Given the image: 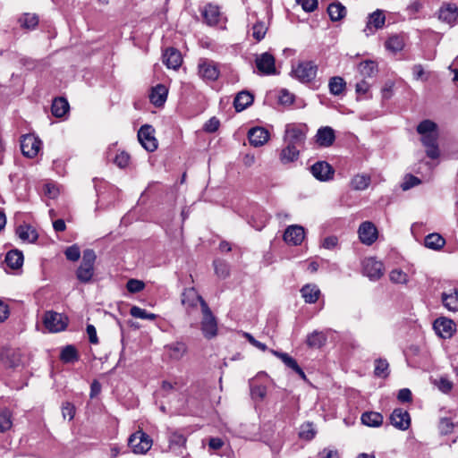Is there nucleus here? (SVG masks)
<instances>
[{
    "label": "nucleus",
    "mask_w": 458,
    "mask_h": 458,
    "mask_svg": "<svg viewBox=\"0 0 458 458\" xmlns=\"http://www.w3.org/2000/svg\"><path fill=\"white\" fill-rule=\"evenodd\" d=\"M152 439L142 430H138L128 439V445L131 451L137 454H146L152 446Z\"/></svg>",
    "instance_id": "nucleus-6"
},
{
    "label": "nucleus",
    "mask_w": 458,
    "mask_h": 458,
    "mask_svg": "<svg viewBox=\"0 0 458 458\" xmlns=\"http://www.w3.org/2000/svg\"><path fill=\"white\" fill-rule=\"evenodd\" d=\"M256 67L261 75L276 74V60L273 55L268 52L257 55L255 58Z\"/></svg>",
    "instance_id": "nucleus-9"
},
{
    "label": "nucleus",
    "mask_w": 458,
    "mask_h": 458,
    "mask_svg": "<svg viewBox=\"0 0 458 458\" xmlns=\"http://www.w3.org/2000/svg\"><path fill=\"white\" fill-rule=\"evenodd\" d=\"M138 140L140 145L148 152L157 148L158 143L155 137V129L149 124L142 125L138 131Z\"/></svg>",
    "instance_id": "nucleus-7"
},
{
    "label": "nucleus",
    "mask_w": 458,
    "mask_h": 458,
    "mask_svg": "<svg viewBox=\"0 0 458 458\" xmlns=\"http://www.w3.org/2000/svg\"><path fill=\"white\" fill-rule=\"evenodd\" d=\"M202 302L206 301L194 288L186 289L182 294V303L188 311L196 308L199 303L202 307Z\"/></svg>",
    "instance_id": "nucleus-18"
},
{
    "label": "nucleus",
    "mask_w": 458,
    "mask_h": 458,
    "mask_svg": "<svg viewBox=\"0 0 458 458\" xmlns=\"http://www.w3.org/2000/svg\"><path fill=\"white\" fill-rule=\"evenodd\" d=\"M219 127V121L216 117H212L209 119L204 125V129L206 131L214 132Z\"/></svg>",
    "instance_id": "nucleus-64"
},
{
    "label": "nucleus",
    "mask_w": 458,
    "mask_h": 458,
    "mask_svg": "<svg viewBox=\"0 0 458 458\" xmlns=\"http://www.w3.org/2000/svg\"><path fill=\"white\" fill-rule=\"evenodd\" d=\"M186 443V437L178 432H173L169 436V448L170 450L182 454V449Z\"/></svg>",
    "instance_id": "nucleus-36"
},
{
    "label": "nucleus",
    "mask_w": 458,
    "mask_h": 458,
    "mask_svg": "<svg viewBox=\"0 0 458 458\" xmlns=\"http://www.w3.org/2000/svg\"><path fill=\"white\" fill-rule=\"evenodd\" d=\"M163 62L167 66V68L171 69H178L182 62L181 53L174 48H167L163 54Z\"/></svg>",
    "instance_id": "nucleus-21"
},
{
    "label": "nucleus",
    "mask_w": 458,
    "mask_h": 458,
    "mask_svg": "<svg viewBox=\"0 0 458 458\" xmlns=\"http://www.w3.org/2000/svg\"><path fill=\"white\" fill-rule=\"evenodd\" d=\"M96 258L97 257L93 250H85L83 252L81 263L94 266Z\"/></svg>",
    "instance_id": "nucleus-62"
},
{
    "label": "nucleus",
    "mask_w": 458,
    "mask_h": 458,
    "mask_svg": "<svg viewBox=\"0 0 458 458\" xmlns=\"http://www.w3.org/2000/svg\"><path fill=\"white\" fill-rule=\"evenodd\" d=\"M198 72L201 79L207 81H215L218 79L220 71L217 64L207 58H201L198 64Z\"/></svg>",
    "instance_id": "nucleus-8"
},
{
    "label": "nucleus",
    "mask_w": 458,
    "mask_h": 458,
    "mask_svg": "<svg viewBox=\"0 0 458 458\" xmlns=\"http://www.w3.org/2000/svg\"><path fill=\"white\" fill-rule=\"evenodd\" d=\"M244 337L248 340V342L258 348L259 350L265 352L267 350V347L265 344L256 340L250 333H244Z\"/></svg>",
    "instance_id": "nucleus-63"
},
{
    "label": "nucleus",
    "mask_w": 458,
    "mask_h": 458,
    "mask_svg": "<svg viewBox=\"0 0 458 458\" xmlns=\"http://www.w3.org/2000/svg\"><path fill=\"white\" fill-rule=\"evenodd\" d=\"M442 303L450 311L458 310V289H450L442 293Z\"/></svg>",
    "instance_id": "nucleus-27"
},
{
    "label": "nucleus",
    "mask_w": 458,
    "mask_h": 458,
    "mask_svg": "<svg viewBox=\"0 0 458 458\" xmlns=\"http://www.w3.org/2000/svg\"><path fill=\"white\" fill-rule=\"evenodd\" d=\"M169 350H170V356L173 359L179 360L186 352L187 347L182 343H175L169 346Z\"/></svg>",
    "instance_id": "nucleus-49"
},
{
    "label": "nucleus",
    "mask_w": 458,
    "mask_h": 458,
    "mask_svg": "<svg viewBox=\"0 0 458 458\" xmlns=\"http://www.w3.org/2000/svg\"><path fill=\"white\" fill-rule=\"evenodd\" d=\"M203 318L200 328L205 338L212 339L217 335V321L207 302H202Z\"/></svg>",
    "instance_id": "nucleus-5"
},
{
    "label": "nucleus",
    "mask_w": 458,
    "mask_h": 458,
    "mask_svg": "<svg viewBox=\"0 0 458 458\" xmlns=\"http://www.w3.org/2000/svg\"><path fill=\"white\" fill-rule=\"evenodd\" d=\"M270 352L276 357L279 358L285 366L292 369L296 372L302 379H306V375L302 369L298 365L297 361L285 352H281L276 350H270Z\"/></svg>",
    "instance_id": "nucleus-22"
},
{
    "label": "nucleus",
    "mask_w": 458,
    "mask_h": 458,
    "mask_svg": "<svg viewBox=\"0 0 458 458\" xmlns=\"http://www.w3.org/2000/svg\"><path fill=\"white\" fill-rule=\"evenodd\" d=\"M145 287V284L138 279H130L126 284L128 292L131 293H140Z\"/></svg>",
    "instance_id": "nucleus-55"
},
{
    "label": "nucleus",
    "mask_w": 458,
    "mask_h": 458,
    "mask_svg": "<svg viewBox=\"0 0 458 458\" xmlns=\"http://www.w3.org/2000/svg\"><path fill=\"white\" fill-rule=\"evenodd\" d=\"M327 13L333 21H337L346 15V8L339 2L332 3L327 7Z\"/></svg>",
    "instance_id": "nucleus-38"
},
{
    "label": "nucleus",
    "mask_w": 458,
    "mask_h": 458,
    "mask_svg": "<svg viewBox=\"0 0 458 458\" xmlns=\"http://www.w3.org/2000/svg\"><path fill=\"white\" fill-rule=\"evenodd\" d=\"M167 97V89L162 84H158L152 89L149 98L152 104L156 106H162Z\"/></svg>",
    "instance_id": "nucleus-30"
},
{
    "label": "nucleus",
    "mask_w": 458,
    "mask_h": 458,
    "mask_svg": "<svg viewBox=\"0 0 458 458\" xmlns=\"http://www.w3.org/2000/svg\"><path fill=\"white\" fill-rule=\"evenodd\" d=\"M214 267L216 274L222 278H225L229 275L228 266L221 261L216 260L214 261Z\"/></svg>",
    "instance_id": "nucleus-58"
},
{
    "label": "nucleus",
    "mask_w": 458,
    "mask_h": 458,
    "mask_svg": "<svg viewBox=\"0 0 458 458\" xmlns=\"http://www.w3.org/2000/svg\"><path fill=\"white\" fill-rule=\"evenodd\" d=\"M362 269L363 274L370 280H377L383 276L385 267L381 261L369 257L362 261Z\"/></svg>",
    "instance_id": "nucleus-10"
},
{
    "label": "nucleus",
    "mask_w": 458,
    "mask_h": 458,
    "mask_svg": "<svg viewBox=\"0 0 458 458\" xmlns=\"http://www.w3.org/2000/svg\"><path fill=\"white\" fill-rule=\"evenodd\" d=\"M114 162L118 167L125 168L129 165L130 155L125 151H121L120 153L116 154Z\"/></svg>",
    "instance_id": "nucleus-56"
},
{
    "label": "nucleus",
    "mask_w": 458,
    "mask_h": 458,
    "mask_svg": "<svg viewBox=\"0 0 458 458\" xmlns=\"http://www.w3.org/2000/svg\"><path fill=\"white\" fill-rule=\"evenodd\" d=\"M298 4L301 5V8L306 13H311L318 8V0H296Z\"/></svg>",
    "instance_id": "nucleus-60"
},
{
    "label": "nucleus",
    "mask_w": 458,
    "mask_h": 458,
    "mask_svg": "<svg viewBox=\"0 0 458 458\" xmlns=\"http://www.w3.org/2000/svg\"><path fill=\"white\" fill-rule=\"evenodd\" d=\"M420 182L421 181L418 177L412 174H408L405 176L404 181L402 183V188L403 191H407L414 186L419 185Z\"/></svg>",
    "instance_id": "nucleus-59"
},
{
    "label": "nucleus",
    "mask_w": 458,
    "mask_h": 458,
    "mask_svg": "<svg viewBox=\"0 0 458 458\" xmlns=\"http://www.w3.org/2000/svg\"><path fill=\"white\" fill-rule=\"evenodd\" d=\"M41 148V140L33 134L22 136L21 140V149L24 156L34 157L38 155Z\"/></svg>",
    "instance_id": "nucleus-11"
},
{
    "label": "nucleus",
    "mask_w": 458,
    "mask_h": 458,
    "mask_svg": "<svg viewBox=\"0 0 458 458\" xmlns=\"http://www.w3.org/2000/svg\"><path fill=\"white\" fill-rule=\"evenodd\" d=\"M360 242L366 245H371L377 238L376 226L369 221L363 222L358 230Z\"/></svg>",
    "instance_id": "nucleus-14"
},
{
    "label": "nucleus",
    "mask_w": 458,
    "mask_h": 458,
    "mask_svg": "<svg viewBox=\"0 0 458 458\" xmlns=\"http://www.w3.org/2000/svg\"><path fill=\"white\" fill-rule=\"evenodd\" d=\"M454 427V425L450 419L442 418L438 424V430L441 435L445 436L453 432Z\"/></svg>",
    "instance_id": "nucleus-53"
},
{
    "label": "nucleus",
    "mask_w": 458,
    "mask_h": 458,
    "mask_svg": "<svg viewBox=\"0 0 458 458\" xmlns=\"http://www.w3.org/2000/svg\"><path fill=\"white\" fill-rule=\"evenodd\" d=\"M300 148L292 145L285 144V147L279 154V160L283 165H289L298 160Z\"/></svg>",
    "instance_id": "nucleus-26"
},
{
    "label": "nucleus",
    "mask_w": 458,
    "mask_h": 458,
    "mask_svg": "<svg viewBox=\"0 0 458 458\" xmlns=\"http://www.w3.org/2000/svg\"><path fill=\"white\" fill-rule=\"evenodd\" d=\"M391 424L400 429L406 430L411 425V417L407 411L401 408H396L393 411L390 416Z\"/></svg>",
    "instance_id": "nucleus-15"
},
{
    "label": "nucleus",
    "mask_w": 458,
    "mask_h": 458,
    "mask_svg": "<svg viewBox=\"0 0 458 458\" xmlns=\"http://www.w3.org/2000/svg\"><path fill=\"white\" fill-rule=\"evenodd\" d=\"M202 16L209 26H215L219 23L221 13L216 5L208 4L202 10Z\"/></svg>",
    "instance_id": "nucleus-23"
},
{
    "label": "nucleus",
    "mask_w": 458,
    "mask_h": 458,
    "mask_svg": "<svg viewBox=\"0 0 458 458\" xmlns=\"http://www.w3.org/2000/svg\"><path fill=\"white\" fill-rule=\"evenodd\" d=\"M386 17L381 10H377L369 15L367 28L369 30L373 26L376 30L382 29L385 25Z\"/></svg>",
    "instance_id": "nucleus-42"
},
{
    "label": "nucleus",
    "mask_w": 458,
    "mask_h": 458,
    "mask_svg": "<svg viewBox=\"0 0 458 458\" xmlns=\"http://www.w3.org/2000/svg\"><path fill=\"white\" fill-rule=\"evenodd\" d=\"M445 244V240L437 233L428 234L424 239V245L433 250H440Z\"/></svg>",
    "instance_id": "nucleus-31"
},
{
    "label": "nucleus",
    "mask_w": 458,
    "mask_h": 458,
    "mask_svg": "<svg viewBox=\"0 0 458 458\" xmlns=\"http://www.w3.org/2000/svg\"><path fill=\"white\" fill-rule=\"evenodd\" d=\"M371 182V177L366 174H358L351 181V187L355 191L366 190Z\"/></svg>",
    "instance_id": "nucleus-35"
},
{
    "label": "nucleus",
    "mask_w": 458,
    "mask_h": 458,
    "mask_svg": "<svg viewBox=\"0 0 458 458\" xmlns=\"http://www.w3.org/2000/svg\"><path fill=\"white\" fill-rule=\"evenodd\" d=\"M4 261L10 268L18 269L23 264V254L18 250H10L6 253Z\"/></svg>",
    "instance_id": "nucleus-32"
},
{
    "label": "nucleus",
    "mask_w": 458,
    "mask_h": 458,
    "mask_svg": "<svg viewBox=\"0 0 458 458\" xmlns=\"http://www.w3.org/2000/svg\"><path fill=\"white\" fill-rule=\"evenodd\" d=\"M65 257L68 260L77 261L81 257V250L77 245L68 247L64 251Z\"/></svg>",
    "instance_id": "nucleus-57"
},
{
    "label": "nucleus",
    "mask_w": 458,
    "mask_h": 458,
    "mask_svg": "<svg viewBox=\"0 0 458 458\" xmlns=\"http://www.w3.org/2000/svg\"><path fill=\"white\" fill-rule=\"evenodd\" d=\"M42 321L50 333L64 331L68 325V318L65 315L53 310L46 311Z\"/></svg>",
    "instance_id": "nucleus-4"
},
{
    "label": "nucleus",
    "mask_w": 458,
    "mask_h": 458,
    "mask_svg": "<svg viewBox=\"0 0 458 458\" xmlns=\"http://www.w3.org/2000/svg\"><path fill=\"white\" fill-rule=\"evenodd\" d=\"M417 131L421 135V142L426 148V154L431 159L439 157L440 152L437 145V126L430 120H424L417 126Z\"/></svg>",
    "instance_id": "nucleus-1"
},
{
    "label": "nucleus",
    "mask_w": 458,
    "mask_h": 458,
    "mask_svg": "<svg viewBox=\"0 0 458 458\" xmlns=\"http://www.w3.org/2000/svg\"><path fill=\"white\" fill-rule=\"evenodd\" d=\"M62 414L64 419L72 420L75 414V408L71 403H65L62 406Z\"/></svg>",
    "instance_id": "nucleus-61"
},
{
    "label": "nucleus",
    "mask_w": 458,
    "mask_h": 458,
    "mask_svg": "<svg viewBox=\"0 0 458 458\" xmlns=\"http://www.w3.org/2000/svg\"><path fill=\"white\" fill-rule=\"evenodd\" d=\"M318 67L313 61H301L293 65L291 75L301 83H311L314 81Z\"/></svg>",
    "instance_id": "nucleus-2"
},
{
    "label": "nucleus",
    "mask_w": 458,
    "mask_h": 458,
    "mask_svg": "<svg viewBox=\"0 0 458 458\" xmlns=\"http://www.w3.org/2000/svg\"><path fill=\"white\" fill-rule=\"evenodd\" d=\"M433 327L436 334L444 339L450 338L455 331L454 321L446 318L436 319Z\"/></svg>",
    "instance_id": "nucleus-13"
},
{
    "label": "nucleus",
    "mask_w": 458,
    "mask_h": 458,
    "mask_svg": "<svg viewBox=\"0 0 458 458\" xmlns=\"http://www.w3.org/2000/svg\"><path fill=\"white\" fill-rule=\"evenodd\" d=\"M403 38L397 35L390 37L386 42V47L394 53L403 50Z\"/></svg>",
    "instance_id": "nucleus-44"
},
{
    "label": "nucleus",
    "mask_w": 458,
    "mask_h": 458,
    "mask_svg": "<svg viewBox=\"0 0 458 458\" xmlns=\"http://www.w3.org/2000/svg\"><path fill=\"white\" fill-rule=\"evenodd\" d=\"M313 176L319 181H327L332 178L334 170L332 166L324 161L315 163L310 168Z\"/></svg>",
    "instance_id": "nucleus-17"
},
{
    "label": "nucleus",
    "mask_w": 458,
    "mask_h": 458,
    "mask_svg": "<svg viewBox=\"0 0 458 458\" xmlns=\"http://www.w3.org/2000/svg\"><path fill=\"white\" fill-rule=\"evenodd\" d=\"M327 342V335L321 332L315 330L307 336L306 343L310 348H320Z\"/></svg>",
    "instance_id": "nucleus-37"
},
{
    "label": "nucleus",
    "mask_w": 458,
    "mask_h": 458,
    "mask_svg": "<svg viewBox=\"0 0 458 458\" xmlns=\"http://www.w3.org/2000/svg\"><path fill=\"white\" fill-rule=\"evenodd\" d=\"M130 314L134 318L147 320H154L157 318L156 314L149 313L146 310L141 309L138 306H132L131 308Z\"/></svg>",
    "instance_id": "nucleus-46"
},
{
    "label": "nucleus",
    "mask_w": 458,
    "mask_h": 458,
    "mask_svg": "<svg viewBox=\"0 0 458 458\" xmlns=\"http://www.w3.org/2000/svg\"><path fill=\"white\" fill-rule=\"evenodd\" d=\"M250 394L253 399L262 400L267 394V387L263 385L250 383Z\"/></svg>",
    "instance_id": "nucleus-52"
},
{
    "label": "nucleus",
    "mask_w": 458,
    "mask_h": 458,
    "mask_svg": "<svg viewBox=\"0 0 458 458\" xmlns=\"http://www.w3.org/2000/svg\"><path fill=\"white\" fill-rule=\"evenodd\" d=\"M458 17V7L455 4L445 3L439 9L438 18L448 23L454 24Z\"/></svg>",
    "instance_id": "nucleus-20"
},
{
    "label": "nucleus",
    "mask_w": 458,
    "mask_h": 458,
    "mask_svg": "<svg viewBox=\"0 0 458 458\" xmlns=\"http://www.w3.org/2000/svg\"><path fill=\"white\" fill-rule=\"evenodd\" d=\"M307 130L304 124H287L284 136V143L298 148H301L306 140Z\"/></svg>",
    "instance_id": "nucleus-3"
},
{
    "label": "nucleus",
    "mask_w": 458,
    "mask_h": 458,
    "mask_svg": "<svg viewBox=\"0 0 458 458\" xmlns=\"http://www.w3.org/2000/svg\"><path fill=\"white\" fill-rule=\"evenodd\" d=\"M389 364L386 360L378 359L375 362L374 373L377 377H386L388 376Z\"/></svg>",
    "instance_id": "nucleus-48"
},
{
    "label": "nucleus",
    "mask_w": 458,
    "mask_h": 458,
    "mask_svg": "<svg viewBox=\"0 0 458 458\" xmlns=\"http://www.w3.org/2000/svg\"><path fill=\"white\" fill-rule=\"evenodd\" d=\"M12 426V412L6 408H0V432L9 430Z\"/></svg>",
    "instance_id": "nucleus-43"
},
{
    "label": "nucleus",
    "mask_w": 458,
    "mask_h": 458,
    "mask_svg": "<svg viewBox=\"0 0 458 458\" xmlns=\"http://www.w3.org/2000/svg\"><path fill=\"white\" fill-rule=\"evenodd\" d=\"M316 138L319 146L329 147L335 140V131L328 126L322 127L318 131Z\"/></svg>",
    "instance_id": "nucleus-25"
},
{
    "label": "nucleus",
    "mask_w": 458,
    "mask_h": 458,
    "mask_svg": "<svg viewBox=\"0 0 458 458\" xmlns=\"http://www.w3.org/2000/svg\"><path fill=\"white\" fill-rule=\"evenodd\" d=\"M316 435L314 426L310 422L303 424L301 428L300 437L303 439L311 440Z\"/></svg>",
    "instance_id": "nucleus-54"
},
{
    "label": "nucleus",
    "mask_w": 458,
    "mask_h": 458,
    "mask_svg": "<svg viewBox=\"0 0 458 458\" xmlns=\"http://www.w3.org/2000/svg\"><path fill=\"white\" fill-rule=\"evenodd\" d=\"M300 292L304 301L310 304L315 303L321 294L319 288L315 284L303 285Z\"/></svg>",
    "instance_id": "nucleus-24"
},
{
    "label": "nucleus",
    "mask_w": 458,
    "mask_h": 458,
    "mask_svg": "<svg viewBox=\"0 0 458 458\" xmlns=\"http://www.w3.org/2000/svg\"><path fill=\"white\" fill-rule=\"evenodd\" d=\"M358 70L362 76L370 78L377 73V64L372 60H366L359 64Z\"/></svg>",
    "instance_id": "nucleus-41"
},
{
    "label": "nucleus",
    "mask_w": 458,
    "mask_h": 458,
    "mask_svg": "<svg viewBox=\"0 0 458 458\" xmlns=\"http://www.w3.org/2000/svg\"><path fill=\"white\" fill-rule=\"evenodd\" d=\"M267 27L263 21H257L252 26V37L257 40L260 41L265 38Z\"/></svg>",
    "instance_id": "nucleus-47"
},
{
    "label": "nucleus",
    "mask_w": 458,
    "mask_h": 458,
    "mask_svg": "<svg viewBox=\"0 0 458 458\" xmlns=\"http://www.w3.org/2000/svg\"><path fill=\"white\" fill-rule=\"evenodd\" d=\"M328 89L332 95L340 96L346 89V82L342 77L334 76L329 80Z\"/></svg>",
    "instance_id": "nucleus-34"
},
{
    "label": "nucleus",
    "mask_w": 458,
    "mask_h": 458,
    "mask_svg": "<svg viewBox=\"0 0 458 458\" xmlns=\"http://www.w3.org/2000/svg\"><path fill=\"white\" fill-rule=\"evenodd\" d=\"M61 359L64 362H72L78 360L76 349L72 345L64 347L61 352Z\"/></svg>",
    "instance_id": "nucleus-51"
},
{
    "label": "nucleus",
    "mask_w": 458,
    "mask_h": 458,
    "mask_svg": "<svg viewBox=\"0 0 458 458\" xmlns=\"http://www.w3.org/2000/svg\"><path fill=\"white\" fill-rule=\"evenodd\" d=\"M361 422L362 424L368 427H379L383 423V416L379 412L376 411H366L361 415Z\"/></svg>",
    "instance_id": "nucleus-33"
},
{
    "label": "nucleus",
    "mask_w": 458,
    "mask_h": 458,
    "mask_svg": "<svg viewBox=\"0 0 458 458\" xmlns=\"http://www.w3.org/2000/svg\"><path fill=\"white\" fill-rule=\"evenodd\" d=\"M254 100V97L249 91L239 92L233 101L234 108L237 112H241L250 106Z\"/></svg>",
    "instance_id": "nucleus-28"
},
{
    "label": "nucleus",
    "mask_w": 458,
    "mask_h": 458,
    "mask_svg": "<svg viewBox=\"0 0 458 458\" xmlns=\"http://www.w3.org/2000/svg\"><path fill=\"white\" fill-rule=\"evenodd\" d=\"M304 239V229L301 225H290L284 233V240L288 244L299 245Z\"/></svg>",
    "instance_id": "nucleus-16"
},
{
    "label": "nucleus",
    "mask_w": 458,
    "mask_h": 458,
    "mask_svg": "<svg viewBox=\"0 0 458 458\" xmlns=\"http://www.w3.org/2000/svg\"><path fill=\"white\" fill-rule=\"evenodd\" d=\"M2 363L11 369H15L22 364L21 353L18 349L4 347L0 353Z\"/></svg>",
    "instance_id": "nucleus-12"
},
{
    "label": "nucleus",
    "mask_w": 458,
    "mask_h": 458,
    "mask_svg": "<svg viewBox=\"0 0 458 458\" xmlns=\"http://www.w3.org/2000/svg\"><path fill=\"white\" fill-rule=\"evenodd\" d=\"M16 233L23 242H34L38 239L37 231L31 225L27 224L18 226Z\"/></svg>",
    "instance_id": "nucleus-29"
},
{
    "label": "nucleus",
    "mask_w": 458,
    "mask_h": 458,
    "mask_svg": "<svg viewBox=\"0 0 458 458\" xmlns=\"http://www.w3.org/2000/svg\"><path fill=\"white\" fill-rule=\"evenodd\" d=\"M94 274V266L81 263L77 269L76 276L81 283H88L91 280Z\"/></svg>",
    "instance_id": "nucleus-40"
},
{
    "label": "nucleus",
    "mask_w": 458,
    "mask_h": 458,
    "mask_svg": "<svg viewBox=\"0 0 458 458\" xmlns=\"http://www.w3.org/2000/svg\"><path fill=\"white\" fill-rule=\"evenodd\" d=\"M51 110L55 117H63L69 110V103L64 98H57L54 99Z\"/></svg>",
    "instance_id": "nucleus-39"
},
{
    "label": "nucleus",
    "mask_w": 458,
    "mask_h": 458,
    "mask_svg": "<svg viewBox=\"0 0 458 458\" xmlns=\"http://www.w3.org/2000/svg\"><path fill=\"white\" fill-rule=\"evenodd\" d=\"M389 277L391 282L394 284H405L408 283L407 274L399 268L393 269L389 274Z\"/></svg>",
    "instance_id": "nucleus-50"
},
{
    "label": "nucleus",
    "mask_w": 458,
    "mask_h": 458,
    "mask_svg": "<svg viewBox=\"0 0 458 458\" xmlns=\"http://www.w3.org/2000/svg\"><path fill=\"white\" fill-rule=\"evenodd\" d=\"M249 141L253 147H261L269 140V132L262 127H255L248 132Z\"/></svg>",
    "instance_id": "nucleus-19"
},
{
    "label": "nucleus",
    "mask_w": 458,
    "mask_h": 458,
    "mask_svg": "<svg viewBox=\"0 0 458 458\" xmlns=\"http://www.w3.org/2000/svg\"><path fill=\"white\" fill-rule=\"evenodd\" d=\"M19 22L21 27L28 30H33L38 23V18L36 14L25 13L19 19Z\"/></svg>",
    "instance_id": "nucleus-45"
}]
</instances>
